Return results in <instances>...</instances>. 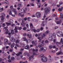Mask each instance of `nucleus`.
Here are the masks:
<instances>
[{
  "label": "nucleus",
  "instance_id": "4d7b16f0",
  "mask_svg": "<svg viewBox=\"0 0 63 63\" xmlns=\"http://www.w3.org/2000/svg\"><path fill=\"white\" fill-rule=\"evenodd\" d=\"M18 29H19V30H21V29H22V28L21 27H20L18 28Z\"/></svg>",
  "mask_w": 63,
  "mask_h": 63
},
{
  "label": "nucleus",
  "instance_id": "0eeeda50",
  "mask_svg": "<svg viewBox=\"0 0 63 63\" xmlns=\"http://www.w3.org/2000/svg\"><path fill=\"white\" fill-rule=\"evenodd\" d=\"M28 9V8H27V7L25 8V10H24L23 9H22L21 10V11L22 12L23 11L24 13H25V11H27V10Z\"/></svg>",
  "mask_w": 63,
  "mask_h": 63
},
{
  "label": "nucleus",
  "instance_id": "603ef678",
  "mask_svg": "<svg viewBox=\"0 0 63 63\" xmlns=\"http://www.w3.org/2000/svg\"><path fill=\"white\" fill-rule=\"evenodd\" d=\"M60 16L62 17L63 16V14H62V13H61L60 15Z\"/></svg>",
  "mask_w": 63,
  "mask_h": 63
},
{
  "label": "nucleus",
  "instance_id": "b1692460",
  "mask_svg": "<svg viewBox=\"0 0 63 63\" xmlns=\"http://www.w3.org/2000/svg\"><path fill=\"white\" fill-rule=\"evenodd\" d=\"M23 12H19V14H18V16H20V15H21L22 14H23Z\"/></svg>",
  "mask_w": 63,
  "mask_h": 63
},
{
  "label": "nucleus",
  "instance_id": "9b49d317",
  "mask_svg": "<svg viewBox=\"0 0 63 63\" xmlns=\"http://www.w3.org/2000/svg\"><path fill=\"white\" fill-rule=\"evenodd\" d=\"M29 49V46L27 45L25 47V49Z\"/></svg>",
  "mask_w": 63,
  "mask_h": 63
},
{
  "label": "nucleus",
  "instance_id": "bb28decb",
  "mask_svg": "<svg viewBox=\"0 0 63 63\" xmlns=\"http://www.w3.org/2000/svg\"><path fill=\"white\" fill-rule=\"evenodd\" d=\"M30 27H31V28H34V27H33V25H32V23L30 24Z\"/></svg>",
  "mask_w": 63,
  "mask_h": 63
},
{
  "label": "nucleus",
  "instance_id": "f704fd0d",
  "mask_svg": "<svg viewBox=\"0 0 63 63\" xmlns=\"http://www.w3.org/2000/svg\"><path fill=\"white\" fill-rule=\"evenodd\" d=\"M44 23H45V22L43 21L41 24V25H42L43 26H45V24H44Z\"/></svg>",
  "mask_w": 63,
  "mask_h": 63
},
{
  "label": "nucleus",
  "instance_id": "a878e982",
  "mask_svg": "<svg viewBox=\"0 0 63 63\" xmlns=\"http://www.w3.org/2000/svg\"><path fill=\"white\" fill-rule=\"evenodd\" d=\"M8 12H9V14L10 15H12V12H11V10H9Z\"/></svg>",
  "mask_w": 63,
  "mask_h": 63
},
{
  "label": "nucleus",
  "instance_id": "bf43d9fd",
  "mask_svg": "<svg viewBox=\"0 0 63 63\" xmlns=\"http://www.w3.org/2000/svg\"><path fill=\"white\" fill-rule=\"evenodd\" d=\"M24 50V49L21 48L20 49V51H23Z\"/></svg>",
  "mask_w": 63,
  "mask_h": 63
},
{
  "label": "nucleus",
  "instance_id": "2eb2a0df",
  "mask_svg": "<svg viewBox=\"0 0 63 63\" xmlns=\"http://www.w3.org/2000/svg\"><path fill=\"white\" fill-rule=\"evenodd\" d=\"M13 12H14V13H15V15H17V12L16 11L15 9V10H13Z\"/></svg>",
  "mask_w": 63,
  "mask_h": 63
},
{
  "label": "nucleus",
  "instance_id": "6e6552de",
  "mask_svg": "<svg viewBox=\"0 0 63 63\" xmlns=\"http://www.w3.org/2000/svg\"><path fill=\"white\" fill-rule=\"evenodd\" d=\"M47 49L46 48H44L43 47H42L40 48V50H41V51L42 50H43L44 52H45V51H46V50Z\"/></svg>",
  "mask_w": 63,
  "mask_h": 63
},
{
  "label": "nucleus",
  "instance_id": "c85d7f7f",
  "mask_svg": "<svg viewBox=\"0 0 63 63\" xmlns=\"http://www.w3.org/2000/svg\"><path fill=\"white\" fill-rule=\"evenodd\" d=\"M11 32L12 33V34H14V30H11Z\"/></svg>",
  "mask_w": 63,
  "mask_h": 63
},
{
  "label": "nucleus",
  "instance_id": "4468645a",
  "mask_svg": "<svg viewBox=\"0 0 63 63\" xmlns=\"http://www.w3.org/2000/svg\"><path fill=\"white\" fill-rule=\"evenodd\" d=\"M57 55H60V54H63V53L61 52H58L56 53Z\"/></svg>",
  "mask_w": 63,
  "mask_h": 63
},
{
  "label": "nucleus",
  "instance_id": "393cba45",
  "mask_svg": "<svg viewBox=\"0 0 63 63\" xmlns=\"http://www.w3.org/2000/svg\"><path fill=\"white\" fill-rule=\"evenodd\" d=\"M19 42H20V40H17L16 41V44H18V43H19Z\"/></svg>",
  "mask_w": 63,
  "mask_h": 63
},
{
  "label": "nucleus",
  "instance_id": "ddd939ff",
  "mask_svg": "<svg viewBox=\"0 0 63 63\" xmlns=\"http://www.w3.org/2000/svg\"><path fill=\"white\" fill-rule=\"evenodd\" d=\"M23 39L24 40V41H26L27 43V44H28V41L27 40V39L25 37H23Z\"/></svg>",
  "mask_w": 63,
  "mask_h": 63
},
{
  "label": "nucleus",
  "instance_id": "37998d69",
  "mask_svg": "<svg viewBox=\"0 0 63 63\" xmlns=\"http://www.w3.org/2000/svg\"><path fill=\"white\" fill-rule=\"evenodd\" d=\"M44 29V28H43V27H41L40 28V30L41 31H42L43 30V29Z\"/></svg>",
  "mask_w": 63,
  "mask_h": 63
},
{
  "label": "nucleus",
  "instance_id": "69168bd1",
  "mask_svg": "<svg viewBox=\"0 0 63 63\" xmlns=\"http://www.w3.org/2000/svg\"><path fill=\"white\" fill-rule=\"evenodd\" d=\"M8 45L10 46V45H11V43L9 42V43H8Z\"/></svg>",
  "mask_w": 63,
  "mask_h": 63
},
{
  "label": "nucleus",
  "instance_id": "0e129e2a",
  "mask_svg": "<svg viewBox=\"0 0 63 63\" xmlns=\"http://www.w3.org/2000/svg\"><path fill=\"white\" fill-rule=\"evenodd\" d=\"M23 56V55H20V58H21V59H22V57Z\"/></svg>",
  "mask_w": 63,
  "mask_h": 63
},
{
  "label": "nucleus",
  "instance_id": "f03ea898",
  "mask_svg": "<svg viewBox=\"0 0 63 63\" xmlns=\"http://www.w3.org/2000/svg\"><path fill=\"white\" fill-rule=\"evenodd\" d=\"M57 34L58 37H63V34L62 32L60 31L57 32Z\"/></svg>",
  "mask_w": 63,
  "mask_h": 63
},
{
  "label": "nucleus",
  "instance_id": "1a4fd4ad",
  "mask_svg": "<svg viewBox=\"0 0 63 63\" xmlns=\"http://www.w3.org/2000/svg\"><path fill=\"white\" fill-rule=\"evenodd\" d=\"M11 40H10L11 41H12V42L14 43V42H15L16 41V40H15V39L14 38L12 37L11 38Z\"/></svg>",
  "mask_w": 63,
  "mask_h": 63
},
{
  "label": "nucleus",
  "instance_id": "cd10ccee",
  "mask_svg": "<svg viewBox=\"0 0 63 63\" xmlns=\"http://www.w3.org/2000/svg\"><path fill=\"white\" fill-rule=\"evenodd\" d=\"M43 46V45H42V44H39L38 45V47H42Z\"/></svg>",
  "mask_w": 63,
  "mask_h": 63
},
{
  "label": "nucleus",
  "instance_id": "de8ad7c7",
  "mask_svg": "<svg viewBox=\"0 0 63 63\" xmlns=\"http://www.w3.org/2000/svg\"><path fill=\"white\" fill-rule=\"evenodd\" d=\"M18 7H21V4H19L18 5Z\"/></svg>",
  "mask_w": 63,
  "mask_h": 63
},
{
  "label": "nucleus",
  "instance_id": "052dcab7",
  "mask_svg": "<svg viewBox=\"0 0 63 63\" xmlns=\"http://www.w3.org/2000/svg\"><path fill=\"white\" fill-rule=\"evenodd\" d=\"M26 27H24L23 28V30H26Z\"/></svg>",
  "mask_w": 63,
  "mask_h": 63
},
{
  "label": "nucleus",
  "instance_id": "49530a36",
  "mask_svg": "<svg viewBox=\"0 0 63 63\" xmlns=\"http://www.w3.org/2000/svg\"><path fill=\"white\" fill-rule=\"evenodd\" d=\"M9 17H10V16H9V15H7L6 16V18H9Z\"/></svg>",
  "mask_w": 63,
  "mask_h": 63
},
{
  "label": "nucleus",
  "instance_id": "c9c22d12",
  "mask_svg": "<svg viewBox=\"0 0 63 63\" xmlns=\"http://www.w3.org/2000/svg\"><path fill=\"white\" fill-rule=\"evenodd\" d=\"M56 44L57 45H58V44H59L60 45L61 44V42H56Z\"/></svg>",
  "mask_w": 63,
  "mask_h": 63
},
{
  "label": "nucleus",
  "instance_id": "f257e3e1",
  "mask_svg": "<svg viewBox=\"0 0 63 63\" xmlns=\"http://www.w3.org/2000/svg\"><path fill=\"white\" fill-rule=\"evenodd\" d=\"M41 60L43 62H46L47 61V59L46 57H43L41 58Z\"/></svg>",
  "mask_w": 63,
  "mask_h": 63
},
{
  "label": "nucleus",
  "instance_id": "58836bf2",
  "mask_svg": "<svg viewBox=\"0 0 63 63\" xmlns=\"http://www.w3.org/2000/svg\"><path fill=\"white\" fill-rule=\"evenodd\" d=\"M49 47L50 49H51V48H52V45H50L49 46Z\"/></svg>",
  "mask_w": 63,
  "mask_h": 63
},
{
  "label": "nucleus",
  "instance_id": "ea45409f",
  "mask_svg": "<svg viewBox=\"0 0 63 63\" xmlns=\"http://www.w3.org/2000/svg\"><path fill=\"white\" fill-rule=\"evenodd\" d=\"M59 11H60V12H61L62 11V9L59 8L58 9Z\"/></svg>",
  "mask_w": 63,
  "mask_h": 63
},
{
  "label": "nucleus",
  "instance_id": "6e6d98bb",
  "mask_svg": "<svg viewBox=\"0 0 63 63\" xmlns=\"http://www.w3.org/2000/svg\"><path fill=\"white\" fill-rule=\"evenodd\" d=\"M38 6H41V3H39L37 4Z\"/></svg>",
  "mask_w": 63,
  "mask_h": 63
},
{
  "label": "nucleus",
  "instance_id": "864d4df0",
  "mask_svg": "<svg viewBox=\"0 0 63 63\" xmlns=\"http://www.w3.org/2000/svg\"><path fill=\"white\" fill-rule=\"evenodd\" d=\"M1 15H3V16H5V14H4V13H2L1 14Z\"/></svg>",
  "mask_w": 63,
  "mask_h": 63
},
{
  "label": "nucleus",
  "instance_id": "39448f33",
  "mask_svg": "<svg viewBox=\"0 0 63 63\" xmlns=\"http://www.w3.org/2000/svg\"><path fill=\"white\" fill-rule=\"evenodd\" d=\"M4 45H7L8 44V40L7 39H5L4 40Z\"/></svg>",
  "mask_w": 63,
  "mask_h": 63
},
{
  "label": "nucleus",
  "instance_id": "f3484780",
  "mask_svg": "<svg viewBox=\"0 0 63 63\" xmlns=\"http://www.w3.org/2000/svg\"><path fill=\"white\" fill-rule=\"evenodd\" d=\"M27 55L28 56H30V55H29V53L27 52H26V53H25L24 54V55Z\"/></svg>",
  "mask_w": 63,
  "mask_h": 63
},
{
  "label": "nucleus",
  "instance_id": "72a5a7b5",
  "mask_svg": "<svg viewBox=\"0 0 63 63\" xmlns=\"http://www.w3.org/2000/svg\"><path fill=\"white\" fill-rule=\"evenodd\" d=\"M44 54H41L40 55V57H45V56H44Z\"/></svg>",
  "mask_w": 63,
  "mask_h": 63
},
{
  "label": "nucleus",
  "instance_id": "aec40b11",
  "mask_svg": "<svg viewBox=\"0 0 63 63\" xmlns=\"http://www.w3.org/2000/svg\"><path fill=\"white\" fill-rule=\"evenodd\" d=\"M46 36V34L45 33H43V35L42 36V38L43 39L44 38H45V37Z\"/></svg>",
  "mask_w": 63,
  "mask_h": 63
},
{
  "label": "nucleus",
  "instance_id": "774afa93",
  "mask_svg": "<svg viewBox=\"0 0 63 63\" xmlns=\"http://www.w3.org/2000/svg\"><path fill=\"white\" fill-rule=\"evenodd\" d=\"M8 61L9 62H11V61H12L11 60L9 59L8 60Z\"/></svg>",
  "mask_w": 63,
  "mask_h": 63
},
{
  "label": "nucleus",
  "instance_id": "c756f323",
  "mask_svg": "<svg viewBox=\"0 0 63 63\" xmlns=\"http://www.w3.org/2000/svg\"><path fill=\"white\" fill-rule=\"evenodd\" d=\"M63 39L61 38V43L62 44H63V45L62 46V47H63Z\"/></svg>",
  "mask_w": 63,
  "mask_h": 63
},
{
  "label": "nucleus",
  "instance_id": "7c9ffc66",
  "mask_svg": "<svg viewBox=\"0 0 63 63\" xmlns=\"http://www.w3.org/2000/svg\"><path fill=\"white\" fill-rule=\"evenodd\" d=\"M49 41H52V38L51 37H50L49 38Z\"/></svg>",
  "mask_w": 63,
  "mask_h": 63
},
{
  "label": "nucleus",
  "instance_id": "473e14b6",
  "mask_svg": "<svg viewBox=\"0 0 63 63\" xmlns=\"http://www.w3.org/2000/svg\"><path fill=\"white\" fill-rule=\"evenodd\" d=\"M16 47H20V46L18 45L17 44H16Z\"/></svg>",
  "mask_w": 63,
  "mask_h": 63
},
{
  "label": "nucleus",
  "instance_id": "3c124183",
  "mask_svg": "<svg viewBox=\"0 0 63 63\" xmlns=\"http://www.w3.org/2000/svg\"><path fill=\"white\" fill-rule=\"evenodd\" d=\"M59 4L60 5H62L63 4V2H59Z\"/></svg>",
  "mask_w": 63,
  "mask_h": 63
},
{
  "label": "nucleus",
  "instance_id": "f8f14e48",
  "mask_svg": "<svg viewBox=\"0 0 63 63\" xmlns=\"http://www.w3.org/2000/svg\"><path fill=\"white\" fill-rule=\"evenodd\" d=\"M0 17L1 18V20L2 21L4 20V19H5V18H4V16L2 15L0 16Z\"/></svg>",
  "mask_w": 63,
  "mask_h": 63
},
{
  "label": "nucleus",
  "instance_id": "9d476101",
  "mask_svg": "<svg viewBox=\"0 0 63 63\" xmlns=\"http://www.w3.org/2000/svg\"><path fill=\"white\" fill-rule=\"evenodd\" d=\"M32 44L34 46H36V45L37 44V41H33L32 42Z\"/></svg>",
  "mask_w": 63,
  "mask_h": 63
},
{
  "label": "nucleus",
  "instance_id": "e2e57ef3",
  "mask_svg": "<svg viewBox=\"0 0 63 63\" xmlns=\"http://www.w3.org/2000/svg\"><path fill=\"white\" fill-rule=\"evenodd\" d=\"M38 21L39 20H38V19H36V20L35 22H36V23H37V22H38Z\"/></svg>",
  "mask_w": 63,
  "mask_h": 63
},
{
  "label": "nucleus",
  "instance_id": "7ed1b4c3",
  "mask_svg": "<svg viewBox=\"0 0 63 63\" xmlns=\"http://www.w3.org/2000/svg\"><path fill=\"white\" fill-rule=\"evenodd\" d=\"M36 16L38 18H40L41 16V13L39 12H37L36 13Z\"/></svg>",
  "mask_w": 63,
  "mask_h": 63
},
{
  "label": "nucleus",
  "instance_id": "a19ab883",
  "mask_svg": "<svg viewBox=\"0 0 63 63\" xmlns=\"http://www.w3.org/2000/svg\"><path fill=\"white\" fill-rule=\"evenodd\" d=\"M24 20L25 21H26L27 20V18L26 17H25L24 18Z\"/></svg>",
  "mask_w": 63,
  "mask_h": 63
},
{
  "label": "nucleus",
  "instance_id": "e433bc0d",
  "mask_svg": "<svg viewBox=\"0 0 63 63\" xmlns=\"http://www.w3.org/2000/svg\"><path fill=\"white\" fill-rule=\"evenodd\" d=\"M49 33V31L48 30L47 31H46V34H48Z\"/></svg>",
  "mask_w": 63,
  "mask_h": 63
},
{
  "label": "nucleus",
  "instance_id": "20e7f679",
  "mask_svg": "<svg viewBox=\"0 0 63 63\" xmlns=\"http://www.w3.org/2000/svg\"><path fill=\"white\" fill-rule=\"evenodd\" d=\"M44 10L46 14L48 12H49L50 11V10L48 9V8L47 7H46L45 8Z\"/></svg>",
  "mask_w": 63,
  "mask_h": 63
},
{
  "label": "nucleus",
  "instance_id": "a18cd8bd",
  "mask_svg": "<svg viewBox=\"0 0 63 63\" xmlns=\"http://www.w3.org/2000/svg\"><path fill=\"white\" fill-rule=\"evenodd\" d=\"M3 44V43L1 41V40H0V45H2Z\"/></svg>",
  "mask_w": 63,
  "mask_h": 63
},
{
  "label": "nucleus",
  "instance_id": "338daca9",
  "mask_svg": "<svg viewBox=\"0 0 63 63\" xmlns=\"http://www.w3.org/2000/svg\"><path fill=\"white\" fill-rule=\"evenodd\" d=\"M24 36H26V34L25 33H24L23 34Z\"/></svg>",
  "mask_w": 63,
  "mask_h": 63
},
{
  "label": "nucleus",
  "instance_id": "c03bdc74",
  "mask_svg": "<svg viewBox=\"0 0 63 63\" xmlns=\"http://www.w3.org/2000/svg\"><path fill=\"white\" fill-rule=\"evenodd\" d=\"M21 20H22V19H21V18H19L18 20V21H19V22H20V21H21Z\"/></svg>",
  "mask_w": 63,
  "mask_h": 63
},
{
  "label": "nucleus",
  "instance_id": "6ab92c4d",
  "mask_svg": "<svg viewBox=\"0 0 63 63\" xmlns=\"http://www.w3.org/2000/svg\"><path fill=\"white\" fill-rule=\"evenodd\" d=\"M6 25H7V26H9V25H11V23H9L8 22H6Z\"/></svg>",
  "mask_w": 63,
  "mask_h": 63
},
{
  "label": "nucleus",
  "instance_id": "423d86ee",
  "mask_svg": "<svg viewBox=\"0 0 63 63\" xmlns=\"http://www.w3.org/2000/svg\"><path fill=\"white\" fill-rule=\"evenodd\" d=\"M50 37H52L53 36L54 37V38L56 37V35H55V33H53V34L52 33H50L49 34Z\"/></svg>",
  "mask_w": 63,
  "mask_h": 63
},
{
  "label": "nucleus",
  "instance_id": "4be33fe9",
  "mask_svg": "<svg viewBox=\"0 0 63 63\" xmlns=\"http://www.w3.org/2000/svg\"><path fill=\"white\" fill-rule=\"evenodd\" d=\"M22 53V52H19V54L18 53L16 54V56H19L20 54H21Z\"/></svg>",
  "mask_w": 63,
  "mask_h": 63
},
{
  "label": "nucleus",
  "instance_id": "09e8293b",
  "mask_svg": "<svg viewBox=\"0 0 63 63\" xmlns=\"http://www.w3.org/2000/svg\"><path fill=\"white\" fill-rule=\"evenodd\" d=\"M40 29H38L36 31L37 32H40Z\"/></svg>",
  "mask_w": 63,
  "mask_h": 63
},
{
  "label": "nucleus",
  "instance_id": "5701e85b",
  "mask_svg": "<svg viewBox=\"0 0 63 63\" xmlns=\"http://www.w3.org/2000/svg\"><path fill=\"white\" fill-rule=\"evenodd\" d=\"M10 8L11 9H12L13 11H14V10H15V9L14 8H13V6L12 5V6H10Z\"/></svg>",
  "mask_w": 63,
  "mask_h": 63
},
{
  "label": "nucleus",
  "instance_id": "680f3d73",
  "mask_svg": "<svg viewBox=\"0 0 63 63\" xmlns=\"http://www.w3.org/2000/svg\"><path fill=\"white\" fill-rule=\"evenodd\" d=\"M52 1L51 0H50L49 1V3H50V4H51V3H52Z\"/></svg>",
  "mask_w": 63,
  "mask_h": 63
},
{
  "label": "nucleus",
  "instance_id": "8fccbe9b",
  "mask_svg": "<svg viewBox=\"0 0 63 63\" xmlns=\"http://www.w3.org/2000/svg\"><path fill=\"white\" fill-rule=\"evenodd\" d=\"M6 4H7V5H9V2L8 1H7L6 2H5Z\"/></svg>",
  "mask_w": 63,
  "mask_h": 63
},
{
  "label": "nucleus",
  "instance_id": "2f4dec72",
  "mask_svg": "<svg viewBox=\"0 0 63 63\" xmlns=\"http://www.w3.org/2000/svg\"><path fill=\"white\" fill-rule=\"evenodd\" d=\"M38 54H39V53H36V54H35V53H33V55H38Z\"/></svg>",
  "mask_w": 63,
  "mask_h": 63
},
{
  "label": "nucleus",
  "instance_id": "a211bd4d",
  "mask_svg": "<svg viewBox=\"0 0 63 63\" xmlns=\"http://www.w3.org/2000/svg\"><path fill=\"white\" fill-rule=\"evenodd\" d=\"M27 36H28L29 38H31L32 36V35H31V34H29H29H27Z\"/></svg>",
  "mask_w": 63,
  "mask_h": 63
},
{
  "label": "nucleus",
  "instance_id": "79ce46f5",
  "mask_svg": "<svg viewBox=\"0 0 63 63\" xmlns=\"http://www.w3.org/2000/svg\"><path fill=\"white\" fill-rule=\"evenodd\" d=\"M37 39H39V42H41V40L40 39V37H37Z\"/></svg>",
  "mask_w": 63,
  "mask_h": 63
},
{
  "label": "nucleus",
  "instance_id": "13d9d810",
  "mask_svg": "<svg viewBox=\"0 0 63 63\" xmlns=\"http://www.w3.org/2000/svg\"><path fill=\"white\" fill-rule=\"evenodd\" d=\"M58 28V27H56L54 28V29H57Z\"/></svg>",
  "mask_w": 63,
  "mask_h": 63
},
{
  "label": "nucleus",
  "instance_id": "dca6fc26",
  "mask_svg": "<svg viewBox=\"0 0 63 63\" xmlns=\"http://www.w3.org/2000/svg\"><path fill=\"white\" fill-rule=\"evenodd\" d=\"M55 22H56V23L57 24H60V23H61V22L59 21H56L55 20Z\"/></svg>",
  "mask_w": 63,
  "mask_h": 63
},
{
  "label": "nucleus",
  "instance_id": "4c0bfd02",
  "mask_svg": "<svg viewBox=\"0 0 63 63\" xmlns=\"http://www.w3.org/2000/svg\"><path fill=\"white\" fill-rule=\"evenodd\" d=\"M11 59L12 60H15V58L13 57H12L11 58Z\"/></svg>",
  "mask_w": 63,
  "mask_h": 63
},
{
  "label": "nucleus",
  "instance_id": "5fc2aeb1",
  "mask_svg": "<svg viewBox=\"0 0 63 63\" xmlns=\"http://www.w3.org/2000/svg\"><path fill=\"white\" fill-rule=\"evenodd\" d=\"M15 52H13L12 53V55L14 56L15 55Z\"/></svg>",
  "mask_w": 63,
  "mask_h": 63
},
{
  "label": "nucleus",
  "instance_id": "412c9836",
  "mask_svg": "<svg viewBox=\"0 0 63 63\" xmlns=\"http://www.w3.org/2000/svg\"><path fill=\"white\" fill-rule=\"evenodd\" d=\"M15 43H13L12 44V45L11 46V47L12 48H13V47H14V46H15Z\"/></svg>",
  "mask_w": 63,
  "mask_h": 63
}]
</instances>
